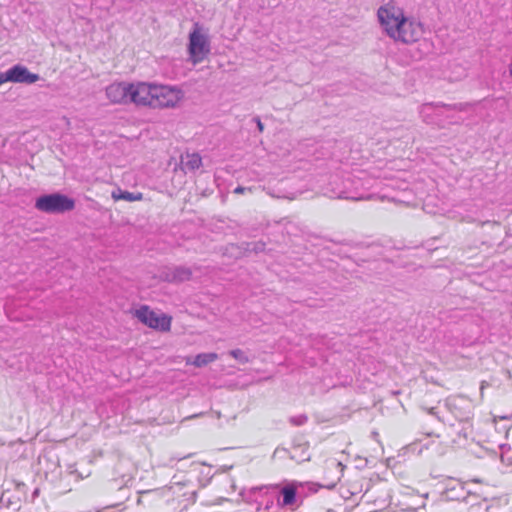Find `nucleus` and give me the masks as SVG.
I'll return each mask as SVG.
<instances>
[{"instance_id":"nucleus-1","label":"nucleus","mask_w":512,"mask_h":512,"mask_svg":"<svg viewBox=\"0 0 512 512\" xmlns=\"http://www.w3.org/2000/svg\"><path fill=\"white\" fill-rule=\"evenodd\" d=\"M445 407L447 414L439 416L436 412V408H430L429 414L437 416V418L443 423L448 424L450 427L455 428L456 423L460 426V429H455V433L464 439H467L472 434V403L471 401L463 396H452L446 399Z\"/></svg>"},{"instance_id":"nucleus-2","label":"nucleus","mask_w":512,"mask_h":512,"mask_svg":"<svg viewBox=\"0 0 512 512\" xmlns=\"http://www.w3.org/2000/svg\"><path fill=\"white\" fill-rule=\"evenodd\" d=\"M330 197L346 200H367L371 195L361 192V189L366 187V184L361 177H352L347 175L342 179L341 183H337V179L331 183Z\"/></svg>"},{"instance_id":"nucleus-3","label":"nucleus","mask_w":512,"mask_h":512,"mask_svg":"<svg viewBox=\"0 0 512 512\" xmlns=\"http://www.w3.org/2000/svg\"><path fill=\"white\" fill-rule=\"evenodd\" d=\"M377 17L381 27L390 38L399 36V27L406 18L401 8L393 3H387L378 9Z\"/></svg>"},{"instance_id":"nucleus-4","label":"nucleus","mask_w":512,"mask_h":512,"mask_svg":"<svg viewBox=\"0 0 512 512\" xmlns=\"http://www.w3.org/2000/svg\"><path fill=\"white\" fill-rule=\"evenodd\" d=\"M74 207L75 201L72 198L58 192L42 195L35 201V208L48 214H62Z\"/></svg>"},{"instance_id":"nucleus-5","label":"nucleus","mask_w":512,"mask_h":512,"mask_svg":"<svg viewBox=\"0 0 512 512\" xmlns=\"http://www.w3.org/2000/svg\"><path fill=\"white\" fill-rule=\"evenodd\" d=\"M188 51L194 63L202 61L210 52L208 35L199 23H195L189 34Z\"/></svg>"},{"instance_id":"nucleus-6","label":"nucleus","mask_w":512,"mask_h":512,"mask_svg":"<svg viewBox=\"0 0 512 512\" xmlns=\"http://www.w3.org/2000/svg\"><path fill=\"white\" fill-rule=\"evenodd\" d=\"M182 98L183 93L180 89L155 84L152 108H173Z\"/></svg>"},{"instance_id":"nucleus-7","label":"nucleus","mask_w":512,"mask_h":512,"mask_svg":"<svg viewBox=\"0 0 512 512\" xmlns=\"http://www.w3.org/2000/svg\"><path fill=\"white\" fill-rule=\"evenodd\" d=\"M137 319L153 329L169 331L171 327V318L165 314L158 315L146 305L141 306L135 311Z\"/></svg>"},{"instance_id":"nucleus-8","label":"nucleus","mask_w":512,"mask_h":512,"mask_svg":"<svg viewBox=\"0 0 512 512\" xmlns=\"http://www.w3.org/2000/svg\"><path fill=\"white\" fill-rule=\"evenodd\" d=\"M307 487L311 492H317L318 487H323V485H319L317 483L308 482H293L289 485L283 487L280 491L282 495V501L278 500V503L281 506H293L296 503L298 497H301L303 494V490Z\"/></svg>"},{"instance_id":"nucleus-9","label":"nucleus","mask_w":512,"mask_h":512,"mask_svg":"<svg viewBox=\"0 0 512 512\" xmlns=\"http://www.w3.org/2000/svg\"><path fill=\"white\" fill-rule=\"evenodd\" d=\"M155 84L146 82L130 83L129 103L152 108Z\"/></svg>"},{"instance_id":"nucleus-10","label":"nucleus","mask_w":512,"mask_h":512,"mask_svg":"<svg viewBox=\"0 0 512 512\" xmlns=\"http://www.w3.org/2000/svg\"><path fill=\"white\" fill-rule=\"evenodd\" d=\"M40 76L31 73L25 66L17 64L7 71L0 73V85L5 82L32 84L37 82Z\"/></svg>"},{"instance_id":"nucleus-11","label":"nucleus","mask_w":512,"mask_h":512,"mask_svg":"<svg viewBox=\"0 0 512 512\" xmlns=\"http://www.w3.org/2000/svg\"><path fill=\"white\" fill-rule=\"evenodd\" d=\"M424 33V28L421 22L414 18L406 17L399 27V36H395V41H401L406 44L418 41Z\"/></svg>"},{"instance_id":"nucleus-12","label":"nucleus","mask_w":512,"mask_h":512,"mask_svg":"<svg viewBox=\"0 0 512 512\" xmlns=\"http://www.w3.org/2000/svg\"><path fill=\"white\" fill-rule=\"evenodd\" d=\"M466 104H454V105H446L442 103H425L420 106L419 114L422 120L427 124H439V118L441 116V108L448 109H457L463 110L465 109Z\"/></svg>"},{"instance_id":"nucleus-13","label":"nucleus","mask_w":512,"mask_h":512,"mask_svg":"<svg viewBox=\"0 0 512 512\" xmlns=\"http://www.w3.org/2000/svg\"><path fill=\"white\" fill-rule=\"evenodd\" d=\"M130 83L116 82L106 88V96L112 103L127 104L130 98Z\"/></svg>"},{"instance_id":"nucleus-14","label":"nucleus","mask_w":512,"mask_h":512,"mask_svg":"<svg viewBox=\"0 0 512 512\" xmlns=\"http://www.w3.org/2000/svg\"><path fill=\"white\" fill-rule=\"evenodd\" d=\"M191 277L192 270L186 266L170 267L163 272V278L168 282L180 283L190 280Z\"/></svg>"},{"instance_id":"nucleus-15","label":"nucleus","mask_w":512,"mask_h":512,"mask_svg":"<svg viewBox=\"0 0 512 512\" xmlns=\"http://www.w3.org/2000/svg\"><path fill=\"white\" fill-rule=\"evenodd\" d=\"M182 169L184 171H195L202 165V158L198 153H186L181 157Z\"/></svg>"},{"instance_id":"nucleus-16","label":"nucleus","mask_w":512,"mask_h":512,"mask_svg":"<svg viewBox=\"0 0 512 512\" xmlns=\"http://www.w3.org/2000/svg\"><path fill=\"white\" fill-rule=\"evenodd\" d=\"M218 359V355L216 353H201L195 356L194 360L191 362L196 367H203L211 362H214ZM190 361H187L189 364Z\"/></svg>"},{"instance_id":"nucleus-17","label":"nucleus","mask_w":512,"mask_h":512,"mask_svg":"<svg viewBox=\"0 0 512 512\" xmlns=\"http://www.w3.org/2000/svg\"><path fill=\"white\" fill-rule=\"evenodd\" d=\"M112 198L114 200H125L129 202L139 201L143 198L142 193H131L128 191H122L118 189L117 191L112 192Z\"/></svg>"},{"instance_id":"nucleus-18","label":"nucleus","mask_w":512,"mask_h":512,"mask_svg":"<svg viewBox=\"0 0 512 512\" xmlns=\"http://www.w3.org/2000/svg\"><path fill=\"white\" fill-rule=\"evenodd\" d=\"M229 353L234 359H236L237 361H239L242 364L249 362V358H248L247 354L240 349L231 350Z\"/></svg>"},{"instance_id":"nucleus-19","label":"nucleus","mask_w":512,"mask_h":512,"mask_svg":"<svg viewBox=\"0 0 512 512\" xmlns=\"http://www.w3.org/2000/svg\"><path fill=\"white\" fill-rule=\"evenodd\" d=\"M308 421V417L305 414L293 416L289 419V422L295 426H302Z\"/></svg>"},{"instance_id":"nucleus-20","label":"nucleus","mask_w":512,"mask_h":512,"mask_svg":"<svg viewBox=\"0 0 512 512\" xmlns=\"http://www.w3.org/2000/svg\"><path fill=\"white\" fill-rule=\"evenodd\" d=\"M246 192L251 193L252 192V188L251 187L238 186V187H236L234 189V193H236V194H244Z\"/></svg>"},{"instance_id":"nucleus-21","label":"nucleus","mask_w":512,"mask_h":512,"mask_svg":"<svg viewBox=\"0 0 512 512\" xmlns=\"http://www.w3.org/2000/svg\"><path fill=\"white\" fill-rule=\"evenodd\" d=\"M254 121L256 122L257 124V128L260 132H262L264 130V125L263 123L261 122L260 118L259 117H255L254 118Z\"/></svg>"},{"instance_id":"nucleus-22","label":"nucleus","mask_w":512,"mask_h":512,"mask_svg":"<svg viewBox=\"0 0 512 512\" xmlns=\"http://www.w3.org/2000/svg\"><path fill=\"white\" fill-rule=\"evenodd\" d=\"M276 490L277 489V486H262V487H257V488H254V490H259V491H262V490H265L266 492L268 490Z\"/></svg>"},{"instance_id":"nucleus-23","label":"nucleus","mask_w":512,"mask_h":512,"mask_svg":"<svg viewBox=\"0 0 512 512\" xmlns=\"http://www.w3.org/2000/svg\"><path fill=\"white\" fill-rule=\"evenodd\" d=\"M253 250L255 252L263 251L264 250V244L263 243H256V244H254Z\"/></svg>"},{"instance_id":"nucleus-24","label":"nucleus","mask_w":512,"mask_h":512,"mask_svg":"<svg viewBox=\"0 0 512 512\" xmlns=\"http://www.w3.org/2000/svg\"><path fill=\"white\" fill-rule=\"evenodd\" d=\"M509 75L512 77V59H511V62L509 64Z\"/></svg>"},{"instance_id":"nucleus-25","label":"nucleus","mask_w":512,"mask_h":512,"mask_svg":"<svg viewBox=\"0 0 512 512\" xmlns=\"http://www.w3.org/2000/svg\"><path fill=\"white\" fill-rule=\"evenodd\" d=\"M334 486H335V484L333 483V484L326 485L325 487L332 489V488H334Z\"/></svg>"}]
</instances>
